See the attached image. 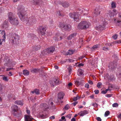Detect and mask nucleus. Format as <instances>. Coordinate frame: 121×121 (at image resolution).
<instances>
[{"label":"nucleus","mask_w":121,"mask_h":121,"mask_svg":"<svg viewBox=\"0 0 121 121\" xmlns=\"http://www.w3.org/2000/svg\"><path fill=\"white\" fill-rule=\"evenodd\" d=\"M118 117L119 118L121 119V113H120L118 116Z\"/></svg>","instance_id":"57"},{"label":"nucleus","mask_w":121,"mask_h":121,"mask_svg":"<svg viewBox=\"0 0 121 121\" xmlns=\"http://www.w3.org/2000/svg\"><path fill=\"white\" fill-rule=\"evenodd\" d=\"M31 92L33 94H34V93H35V94H39V91L38 89H36L34 91H32Z\"/></svg>","instance_id":"28"},{"label":"nucleus","mask_w":121,"mask_h":121,"mask_svg":"<svg viewBox=\"0 0 121 121\" xmlns=\"http://www.w3.org/2000/svg\"><path fill=\"white\" fill-rule=\"evenodd\" d=\"M23 73L24 75H28L29 73V72L27 70H23Z\"/></svg>","instance_id":"22"},{"label":"nucleus","mask_w":121,"mask_h":121,"mask_svg":"<svg viewBox=\"0 0 121 121\" xmlns=\"http://www.w3.org/2000/svg\"><path fill=\"white\" fill-rule=\"evenodd\" d=\"M50 118L51 119H55V117L54 116H52L50 117Z\"/></svg>","instance_id":"55"},{"label":"nucleus","mask_w":121,"mask_h":121,"mask_svg":"<svg viewBox=\"0 0 121 121\" xmlns=\"http://www.w3.org/2000/svg\"><path fill=\"white\" fill-rule=\"evenodd\" d=\"M72 67L71 66H69L68 69L69 72H71L72 70Z\"/></svg>","instance_id":"41"},{"label":"nucleus","mask_w":121,"mask_h":121,"mask_svg":"<svg viewBox=\"0 0 121 121\" xmlns=\"http://www.w3.org/2000/svg\"><path fill=\"white\" fill-rule=\"evenodd\" d=\"M90 25V23L89 22L83 21L78 24V27L79 29H86L88 28Z\"/></svg>","instance_id":"3"},{"label":"nucleus","mask_w":121,"mask_h":121,"mask_svg":"<svg viewBox=\"0 0 121 121\" xmlns=\"http://www.w3.org/2000/svg\"><path fill=\"white\" fill-rule=\"evenodd\" d=\"M9 18L10 23L13 25L16 26L19 23L18 18L14 16L12 13H9Z\"/></svg>","instance_id":"2"},{"label":"nucleus","mask_w":121,"mask_h":121,"mask_svg":"<svg viewBox=\"0 0 121 121\" xmlns=\"http://www.w3.org/2000/svg\"><path fill=\"white\" fill-rule=\"evenodd\" d=\"M34 49L35 50H38L40 48L39 47H38V46H34Z\"/></svg>","instance_id":"35"},{"label":"nucleus","mask_w":121,"mask_h":121,"mask_svg":"<svg viewBox=\"0 0 121 121\" xmlns=\"http://www.w3.org/2000/svg\"><path fill=\"white\" fill-rule=\"evenodd\" d=\"M5 34L4 30H0V44H1L2 42L5 39Z\"/></svg>","instance_id":"6"},{"label":"nucleus","mask_w":121,"mask_h":121,"mask_svg":"<svg viewBox=\"0 0 121 121\" xmlns=\"http://www.w3.org/2000/svg\"><path fill=\"white\" fill-rule=\"evenodd\" d=\"M88 82L91 85L93 83L92 82L91 80H89L88 81Z\"/></svg>","instance_id":"48"},{"label":"nucleus","mask_w":121,"mask_h":121,"mask_svg":"<svg viewBox=\"0 0 121 121\" xmlns=\"http://www.w3.org/2000/svg\"><path fill=\"white\" fill-rule=\"evenodd\" d=\"M109 87L105 91H101V93L103 94H105L108 91V90H110V89Z\"/></svg>","instance_id":"29"},{"label":"nucleus","mask_w":121,"mask_h":121,"mask_svg":"<svg viewBox=\"0 0 121 121\" xmlns=\"http://www.w3.org/2000/svg\"><path fill=\"white\" fill-rule=\"evenodd\" d=\"M69 16L72 18H73L74 20L77 22L79 20V18L80 16V15L78 14L77 13H70L69 14Z\"/></svg>","instance_id":"5"},{"label":"nucleus","mask_w":121,"mask_h":121,"mask_svg":"<svg viewBox=\"0 0 121 121\" xmlns=\"http://www.w3.org/2000/svg\"><path fill=\"white\" fill-rule=\"evenodd\" d=\"M74 51L72 50H69L65 54L66 55H70L73 54L74 52Z\"/></svg>","instance_id":"21"},{"label":"nucleus","mask_w":121,"mask_h":121,"mask_svg":"<svg viewBox=\"0 0 121 121\" xmlns=\"http://www.w3.org/2000/svg\"><path fill=\"white\" fill-rule=\"evenodd\" d=\"M110 114V112L109 111H107L105 112V116L106 117L108 115Z\"/></svg>","instance_id":"33"},{"label":"nucleus","mask_w":121,"mask_h":121,"mask_svg":"<svg viewBox=\"0 0 121 121\" xmlns=\"http://www.w3.org/2000/svg\"><path fill=\"white\" fill-rule=\"evenodd\" d=\"M17 14L21 20L23 22L27 21V17L26 15V11L24 7L22 6H19L17 8Z\"/></svg>","instance_id":"1"},{"label":"nucleus","mask_w":121,"mask_h":121,"mask_svg":"<svg viewBox=\"0 0 121 121\" xmlns=\"http://www.w3.org/2000/svg\"><path fill=\"white\" fill-rule=\"evenodd\" d=\"M2 27L6 30L8 29L9 28V26L7 21L5 20L4 21L2 24Z\"/></svg>","instance_id":"10"},{"label":"nucleus","mask_w":121,"mask_h":121,"mask_svg":"<svg viewBox=\"0 0 121 121\" xmlns=\"http://www.w3.org/2000/svg\"><path fill=\"white\" fill-rule=\"evenodd\" d=\"M8 75L9 76H12V73L10 72H9V74Z\"/></svg>","instance_id":"61"},{"label":"nucleus","mask_w":121,"mask_h":121,"mask_svg":"<svg viewBox=\"0 0 121 121\" xmlns=\"http://www.w3.org/2000/svg\"><path fill=\"white\" fill-rule=\"evenodd\" d=\"M14 103L16 104L21 106H22L23 104V102L20 100H16L15 102Z\"/></svg>","instance_id":"19"},{"label":"nucleus","mask_w":121,"mask_h":121,"mask_svg":"<svg viewBox=\"0 0 121 121\" xmlns=\"http://www.w3.org/2000/svg\"><path fill=\"white\" fill-rule=\"evenodd\" d=\"M61 119L62 120H64L65 119V117L64 116H62L61 117Z\"/></svg>","instance_id":"63"},{"label":"nucleus","mask_w":121,"mask_h":121,"mask_svg":"<svg viewBox=\"0 0 121 121\" xmlns=\"http://www.w3.org/2000/svg\"><path fill=\"white\" fill-rule=\"evenodd\" d=\"M118 13V12L115 9H114L112 11H109L108 14L109 16L111 18L113 17L115 15Z\"/></svg>","instance_id":"9"},{"label":"nucleus","mask_w":121,"mask_h":121,"mask_svg":"<svg viewBox=\"0 0 121 121\" xmlns=\"http://www.w3.org/2000/svg\"><path fill=\"white\" fill-rule=\"evenodd\" d=\"M111 7L112 8H115L116 7V3L114 1H112L111 3Z\"/></svg>","instance_id":"26"},{"label":"nucleus","mask_w":121,"mask_h":121,"mask_svg":"<svg viewBox=\"0 0 121 121\" xmlns=\"http://www.w3.org/2000/svg\"><path fill=\"white\" fill-rule=\"evenodd\" d=\"M75 33H73L70 35H69L68 37V39H72L73 38V37L75 36Z\"/></svg>","instance_id":"24"},{"label":"nucleus","mask_w":121,"mask_h":121,"mask_svg":"<svg viewBox=\"0 0 121 121\" xmlns=\"http://www.w3.org/2000/svg\"><path fill=\"white\" fill-rule=\"evenodd\" d=\"M78 103V102H75L72 103V104L74 106H75Z\"/></svg>","instance_id":"50"},{"label":"nucleus","mask_w":121,"mask_h":121,"mask_svg":"<svg viewBox=\"0 0 121 121\" xmlns=\"http://www.w3.org/2000/svg\"><path fill=\"white\" fill-rule=\"evenodd\" d=\"M117 34H115L112 37L114 39H116L117 37Z\"/></svg>","instance_id":"39"},{"label":"nucleus","mask_w":121,"mask_h":121,"mask_svg":"<svg viewBox=\"0 0 121 121\" xmlns=\"http://www.w3.org/2000/svg\"><path fill=\"white\" fill-rule=\"evenodd\" d=\"M113 43L114 44L121 43V40H120L116 41L114 42Z\"/></svg>","instance_id":"30"},{"label":"nucleus","mask_w":121,"mask_h":121,"mask_svg":"<svg viewBox=\"0 0 121 121\" xmlns=\"http://www.w3.org/2000/svg\"><path fill=\"white\" fill-rule=\"evenodd\" d=\"M118 17L120 18H121V13H119L118 14Z\"/></svg>","instance_id":"59"},{"label":"nucleus","mask_w":121,"mask_h":121,"mask_svg":"<svg viewBox=\"0 0 121 121\" xmlns=\"http://www.w3.org/2000/svg\"><path fill=\"white\" fill-rule=\"evenodd\" d=\"M54 39L56 40H59L62 39V37L60 36L59 34L56 35L54 37Z\"/></svg>","instance_id":"14"},{"label":"nucleus","mask_w":121,"mask_h":121,"mask_svg":"<svg viewBox=\"0 0 121 121\" xmlns=\"http://www.w3.org/2000/svg\"><path fill=\"white\" fill-rule=\"evenodd\" d=\"M20 0H13V2H16L17 1H18Z\"/></svg>","instance_id":"58"},{"label":"nucleus","mask_w":121,"mask_h":121,"mask_svg":"<svg viewBox=\"0 0 121 121\" xmlns=\"http://www.w3.org/2000/svg\"><path fill=\"white\" fill-rule=\"evenodd\" d=\"M57 15L58 16H62V15L59 11H57Z\"/></svg>","instance_id":"37"},{"label":"nucleus","mask_w":121,"mask_h":121,"mask_svg":"<svg viewBox=\"0 0 121 121\" xmlns=\"http://www.w3.org/2000/svg\"><path fill=\"white\" fill-rule=\"evenodd\" d=\"M90 97L91 99H93L94 98V95H92L90 96Z\"/></svg>","instance_id":"62"},{"label":"nucleus","mask_w":121,"mask_h":121,"mask_svg":"<svg viewBox=\"0 0 121 121\" xmlns=\"http://www.w3.org/2000/svg\"><path fill=\"white\" fill-rule=\"evenodd\" d=\"M99 47V45L98 44L94 45L91 48V50L92 51H93L97 48Z\"/></svg>","instance_id":"23"},{"label":"nucleus","mask_w":121,"mask_h":121,"mask_svg":"<svg viewBox=\"0 0 121 121\" xmlns=\"http://www.w3.org/2000/svg\"><path fill=\"white\" fill-rule=\"evenodd\" d=\"M94 92L96 94H98L99 93V91L98 90H96L94 91Z\"/></svg>","instance_id":"47"},{"label":"nucleus","mask_w":121,"mask_h":121,"mask_svg":"<svg viewBox=\"0 0 121 121\" xmlns=\"http://www.w3.org/2000/svg\"><path fill=\"white\" fill-rule=\"evenodd\" d=\"M60 26L62 28H63L64 29L68 31L70 30V26L67 25H66L62 23H60Z\"/></svg>","instance_id":"8"},{"label":"nucleus","mask_w":121,"mask_h":121,"mask_svg":"<svg viewBox=\"0 0 121 121\" xmlns=\"http://www.w3.org/2000/svg\"><path fill=\"white\" fill-rule=\"evenodd\" d=\"M84 57V56H82L79 57V58L80 60H81Z\"/></svg>","instance_id":"53"},{"label":"nucleus","mask_w":121,"mask_h":121,"mask_svg":"<svg viewBox=\"0 0 121 121\" xmlns=\"http://www.w3.org/2000/svg\"><path fill=\"white\" fill-rule=\"evenodd\" d=\"M71 121H76V118H73L71 119Z\"/></svg>","instance_id":"54"},{"label":"nucleus","mask_w":121,"mask_h":121,"mask_svg":"<svg viewBox=\"0 0 121 121\" xmlns=\"http://www.w3.org/2000/svg\"><path fill=\"white\" fill-rule=\"evenodd\" d=\"M102 85V83L101 82H99L97 85V86L99 88H100L101 87L100 86Z\"/></svg>","instance_id":"38"},{"label":"nucleus","mask_w":121,"mask_h":121,"mask_svg":"<svg viewBox=\"0 0 121 121\" xmlns=\"http://www.w3.org/2000/svg\"><path fill=\"white\" fill-rule=\"evenodd\" d=\"M118 104L117 103H114L112 105V107H118Z\"/></svg>","instance_id":"36"},{"label":"nucleus","mask_w":121,"mask_h":121,"mask_svg":"<svg viewBox=\"0 0 121 121\" xmlns=\"http://www.w3.org/2000/svg\"><path fill=\"white\" fill-rule=\"evenodd\" d=\"M112 95V94H107L106 95V96L108 97H111Z\"/></svg>","instance_id":"43"},{"label":"nucleus","mask_w":121,"mask_h":121,"mask_svg":"<svg viewBox=\"0 0 121 121\" xmlns=\"http://www.w3.org/2000/svg\"><path fill=\"white\" fill-rule=\"evenodd\" d=\"M36 21V20L35 17L33 16L30 17L28 20L29 23L31 24H33L35 23Z\"/></svg>","instance_id":"11"},{"label":"nucleus","mask_w":121,"mask_h":121,"mask_svg":"<svg viewBox=\"0 0 121 121\" xmlns=\"http://www.w3.org/2000/svg\"><path fill=\"white\" fill-rule=\"evenodd\" d=\"M92 105L95 107H96L98 106L97 104L95 103H93L92 104Z\"/></svg>","instance_id":"40"},{"label":"nucleus","mask_w":121,"mask_h":121,"mask_svg":"<svg viewBox=\"0 0 121 121\" xmlns=\"http://www.w3.org/2000/svg\"><path fill=\"white\" fill-rule=\"evenodd\" d=\"M39 32L41 35H44L45 34L46 29L43 27L41 26L39 28Z\"/></svg>","instance_id":"7"},{"label":"nucleus","mask_w":121,"mask_h":121,"mask_svg":"<svg viewBox=\"0 0 121 121\" xmlns=\"http://www.w3.org/2000/svg\"><path fill=\"white\" fill-rule=\"evenodd\" d=\"M47 50L48 53L53 52L55 50V48L53 47H51L48 48Z\"/></svg>","instance_id":"18"},{"label":"nucleus","mask_w":121,"mask_h":121,"mask_svg":"<svg viewBox=\"0 0 121 121\" xmlns=\"http://www.w3.org/2000/svg\"><path fill=\"white\" fill-rule=\"evenodd\" d=\"M83 71L81 69H79L78 72V73L79 75H81L83 74Z\"/></svg>","instance_id":"25"},{"label":"nucleus","mask_w":121,"mask_h":121,"mask_svg":"<svg viewBox=\"0 0 121 121\" xmlns=\"http://www.w3.org/2000/svg\"><path fill=\"white\" fill-rule=\"evenodd\" d=\"M11 108L12 111L13 112H17L18 110V106L16 105H13L11 107Z\"/></svg>","instance_id":"12"},{"label":"nucleus","mask_w":121,"mask_h":121,"mask_svg":"<svg viewBox=\"0 0 121 121\" xmlns=\"http://www.w3.org/2000/svg\"><path fill=\"white\" fill-rule=\"evenodd\" d=\"M64 94V93L62 92H60L58 94V100L61 99H63Z\"/></svg>","instance_id":"17"},{"label":"nucleus","mask_w":121,"mask_h":121,"mask_svg":"<svg viewBox=\"0 0 121 121\" xmlns=\"http://www.w3.org/2000/svg\"><path fill=\"white\" fill-rule=\"evenodd\" d=\"M3 79L5 81L7 82L8 81V79L7 77L5 76L3 77Z\"/></svg>","instance_id":"32"},{"label":"nucleus","mask_w":121,"mask_h":121,"mask_svg":"<svg viewBox=\"0 0 121 121\" xmlns=\"http://www.w3.org/2000/svg\"><path fill=\"white\" fill-rule=\"evenodd\" d=\"M51 100H52L51 99L50 100H49V101L48 102V103H49V105L50 104H49L50 103V104L51 105H52L53 104V102H51Z\"/></svg>","instance_id":"44"},{"label":"nucleus","mask_w":121,"mask_h":121,"mask_svg":"<svg viewBox=\"0 0 121 121\" xmlns=\"http://www.w3.org/2000/svg\"><path fill=\"white\" fill-rule=\"evenodd\" d=\"M26 112L28 114H29L30 113V111L29 110H26Z\"/></svg>","instance_id":"60"},{"label":"nucleus","mask_w":121,"mask_h":121,"mask_svg":"<svg viewBox=\"0 0 121 121\" xmlns=\"http://www.w3.org/2000/svg\"><path fill=\"white\" fill-rule=\"evenodd\" d=\"M39 69H34L31 70V72L35 73H36L39 71Z\"/></svg>","instance_id":"27"},{"label":"nucleus","mask_w":121,"mask_h":121,"mask_svg":"<svg viewBox=\"0 0 121 121\" xmlns=\"http://www.w3.org/2000/svg\"><path fill=\"white\" fill-rule=\"evenodd\" d=\"M80 97L78 95H77L76 97H74L73 99V100L74 101H76L78 99H79Z\"/></svg>","instance_id":"31"},{"label":"nucleus","mask_w":121,"mask_h":121,"mask_svg":"<svg viewBox=\"0 0 121 121\" xmlns=\"http://www.w3.org/2000/svg\"><path fill=\"white\" fill-rule=\"evenodd\" d=\"M69 108V105L67 104L65 106V108H64L65 110H67Z\"/></svg>","instance_id":"34"},{"label":"nucleus","mask_w":121,"mask_h":121,"mask_svg":"<svg viewBox=\"0 0 121 121\" xmlns=\"http://www.w3.org/2000/svg\"><path fill=\"white\" fill-rule=\"evenodd\" d=\"M68 61L70 62H73L74 61V60L73 59H69L68 60Z\"/></svg>","instance_id":"51"},{"label":"nucleus","mask_w":121,"mask_h":121,"mask_svg":"<svg viewBox=\"0 0 121 121\" xmlns=\"http://www.w3.org/2000/svg\"><path fill=\"white\" fill-rule=\"evenodd\" d=\"M32 119L31 116L26 115H25V121H32Z\"/></svg>","instance_id":"13"},{"label":"nucleus","mask_w":121,"mask_h":121,"mask_svg":"<svg viewBox=\"0 0 121 121\" xmlns=\"http://www.w3.org/2000/svg\"><path fill=\"white\" fill-rule=\"evenodd\" d=\"M71 114H68V115L66 116V117L69 118V119H70V118H71Z\"/></svg>","instance_id":"45"},{"label":"nucleus","mask_w":121,"mask_h":121,"mask_svg":"<svg viewBox=\"0 0 121 121\" xmlns=\"http://www.w3.org/2000/svg\"><path fill=\"white\" fill-rule=\"evenodd\" d=\"M54 67L55 69H57L58 68V66L57 65H55L54 66Z\"/></svg>","instance_id":"64"},{"label":"nucleus","mask_w":121,"mask_h":121,"mask_svg":"<svg viewBox=\"0 0 121 121\" xmlns=\"http://www.w3.org/2000/svg\"><path fill=\"white\" fill-rule=\"evenodd\" d=\"M103 49L104 50H106L108 49V48L107 47H104L103 48Z\"/></svg>","instance_id":"52"},{"label":"nucleus","mask_w":121,"mask_h":121,"mask_svg":"<svg viewBox=\"0 0 121 121\" xmlns=\"http://www.w3.org/2000/svg\"><path fill=\"white\" fill-rule=\"evenodd\" d=\"M94 13L96 16L99 15L100 13L99 9L98 8H96L95 10Z\"/></svg>","instance_id":"16"},{"label":"nucleus","mask_w":121,"mask_h":121,"mask_svg":"<svg viewBox=\"0 0 121 121\" xmlns=\"http://www.w3.org/2000/svg\"><path fill=\"white\" fill-rule=\"evenodd\" d=\"M62 5L64 7H67L69 5V3L67 2H64L62 3Z\"/></svg>","instance_id":"20"},{"label":"nucleus","mask_w":121,"mask_h":121,"mask_svg":"<svg viewBox=\"0 0 121 121\" xmlns=\"http://www.w3.org/2000/svg\"><path fill=\"white\" fill-rule=\"evenodd\" d=\"M75 85L78 86L80 84L79 82L78 81H76L75 82Z\"/></svg>","instance_id":"42"},{"label":"nucleus","mask_w":121,"mask_h":121,"mask_svg":"<svg viewBox=\"0 0 121 121\" xmlns=\"http://www.w3.org/2000/svg\"><path fill=\"white\" fill-rule=\"evenodd\" d=\"M18 39V36L15 34H12L11 35L10 39V41L12 43H14Z\"/></svg>","instance_id":"4"},{"label":"nucleus","mask_w":121,"mask_h":121,"mask_svg":"<svg viewBox=\"0 0 121 121\" xmlns=\"http://www.w3.org/2000/svg\"><path fill=\"white\" fill-rule=\"evenodd\" d=\"M96 119L98 121H101V119L100 118V117H98L96 118Z\"/></svg>","instance_id":"46"},{"label":"nucleus","mask_w":121,"mask_h":121,"mask_svg":"<svg viewBox=\"0 0 121 121\" xmlns=\"http://www.w3.org/2000/svg\"><path fill=\"white\" fill-rule=\"evenodd\" d=\"M72 85V83L71 82L69 83L68 84V86H71Z\"/></svg>","instance_id":"56"},{"label":"nucleus","mask_w":121,"mask_h":121,"mask_svg":"<svg viewBox=\"0 0 121 121\" xmlns=\"http://www.w3.org/2000/svg\"><path fill=\"white\" fill-rule=\"evenodd\" d=\"M88 113V112L86 110H84L82 111L79 113L78 114L81 116H82L84 115L87 114Z\"/></svg>","instance_id":"15"},{"label":"nucleus","mask_w":121,"mask_h":121,"mask_svg":"<svg viewBox=\"0 0 121 121\" xmlns=\"http://www.w3.org/2000/svg\"><path fill=\"white\" fill-rule=\"evenodd\" d=\"M85 87L86 88H88L89 87V85L88 84L86 83L85 85Z\"/></svg>","instance_id":"49"}]
</instances>
